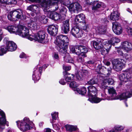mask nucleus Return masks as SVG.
<instances>
[{
  "instance_id": "nucleus-36",
  "label": "nucleus",
  "mask_w": 132,
  "mask_h": 132,
  "mask_svg": "<svg viewBox=\"0 0 132 132\" xmlns=\"http://www.w3.org/2000/svg\"><path fill=\"white\" fill-rule=\"evenodd\" d=\"M28 26L31 29H35L36 27V24L35 21H31L30 23H28Z\"/></svg>"
},
{
  "instance_id": "nucleus-34",
  "label": "nucleus",
  "mask_w": 132,
  "mask_h": 132,
  "mask_svg": "<svg viewBox=\"0 0 132 132\" xmlns=\"http://www.w3.org/2000/svg\"><path fill=\"white\" fill-rule=\"evenodd\" d=\"M52 116V120L51 121L52 123H53L54 122V120H56L57 118L58 117V113L57 112H53L51 114Z\"/></svg>"
},
{
  "instance_id": "nucleus-50",
  "label": "nucleus",
  "mask_w": 132,
  "mask_h": 132,
  "mask_svg": "<svg viewBox=\"0 0 132 132\" xmlns=\"http://www.w3.org/2000/svg\"><path fill=\"white\" fill-rule=\"evenodd\" d=\"M34 5H31L27 7V9L32 12H34V8H33Z\"/></svg>"
},
{
  "instance_id": "nucleus-4",
  "label": "nucleus",
  "mask_w": 132,
  "mask_h": 132,
  "mask_svg": "<svg viewBox=\"0 0 132 132\" xmlns=\"http://www.w3.org/2000/svg\"><path fill=\"white\" fill-rule=\"evenodd\" d=\"M88 89V95L89 97L88 100L93 103H97L100 102L102 99L97 96V90L96 88L92 85L89 86Z\"/></svg>"
},
{
  "instance_id": "nucleus-29",
  "label": "nucleus",
  "mask_w": 132,
  "mask_h": 132,
  "mask_svg": "<svg viewBox=\"0 0 132 132\" xmlns=\"http://www.w3.org/2000/svg\"><path fill=\"white\" fill-rule=\"evenodd\" d=\"M108 42L111 44L112 45L114 46L115 43H117L120 42V39L116 37H112L110 40H108Z\"/></svg>"
},
{
  "instance_id": "nucleus-1",
  "label": "nucleus",
  "mask_w": 132,
  "mask_h": 132,
  "mask_svg": "<svg viewBox=\"0 0 132 132\" xmlns=\"http://www.w3.org/2000/svg\"><path fill=\"white\" fill-rule=\"evenodd\" d=\"M69 39L66 36L63 35L57 36L54 43L57 46V49L59 53L63 55L66 53V49L69 44Z\"/></svg>"
},
{
  "instance_id": "nucleus-24",
  "label": "nucleus",
  "mask_w": 132,
  "mask_h": 132,
  "mask_svg": "<svg viewBox=\"0 0 132 132\" xmlns=\"http://www.w3.org/2000/svg\"><path fill=\"white\" fill-rule=\"evenodd\" d=\"M91 44L96 50H98L102 47V42L100 40H97V41H92L91 42Z\"/></svg>"
},
{
  "instance_id": "nucleus-30",
  "label": "nucleus",
  "mask_w": 132,
  "mask_h": 132,
  "mask_svg": "<svg viewBox=\"0 0 132 132\" xmlns=\"http://www.w3.org/2000/svg\"><path fill=\"white\" fill-rule=\"evenodd\" d=\"M125 59L120 58H118L114 59L112 62V63L113 65H114L119 64L120 63H123V62L126 61Z\"/></svg>"
},
{
  "instance_id": "nucleus-43",
  "label": "nucleus",
  "mask_w": 132,
  "mask_h": 132,
  "mask_svg": "<svg viewBox=\"0 0 132 132\" xmlns=\"http://www.w3.org/2000/svg\"><path fill=\"white\" fill-rule=\"evenodd\" d=\"M96 80H95V78H93L90 79L88 81V83L89 85H92L96 83Z\"/></svg>"
},
{
  "instance_id": "nucleus-20",
  "label": "nucleus",
  "mask_w": 132,
  "mask_h": 132,
  "mask_svg": "<svg viewBox=\"0 0 132 132\" xmlns=\"http://www.w3.org/2000/svg\"><path fill=\"white\" fill-rule=\"evenodd\" d=\"M117 51L118 53L119 56L120 57L122 58V59H125V60L126 61L128 60L129 55L127 53L124 54L121 49L118 48L117 50Z\"/></svg>"
},
{
  "instance_id": "nucleus-60",
  "label": "nucleus",
  "mask_w": 132,
  "mask_h": 132,
  "mask_svg": "<svg viewBox=\"0 0 132 132\" xmlns=\"http://www.w3.org/2000/svg\"><path fill=\"white\" fill-rule=\"evenodd\" d=\"M3 34V32L2 30L0 29V36L2 37V38H3V36H2Z\"/></svg>"
},
{
  "instance_id": "nucleus-22",
  "label": "nucleus",
  "mask_w": 132,
  "mask_h": 132,
  "mask_svg": "<svg viewBox=\"0 0 132 132\" xmlns=\"http://www.w3.org/2000/svg\"><path fill=\"white\" fill-rule=\"evenodd\" d=\"M48 16L50 18L55 21L58 20L61 18V15L56 12L51 13Z\"/></svg>"
},
{
  "instance_id": "nucleus-45",
  "label": "nucleus",
  "mask_w": 132,
  "mask_h": 132,
  "mask_svg": "<svg viewBox=\"0 0 132 132\" xmlns=\"http://www.w3.org/2000/svg\"><path fill=\"white\" fill-rule=\"evenodd\" d=\"M53 57L54 59H56L57 60H59V57L58 53L54 52L53 53Z\"/></svg>"
},
{
  "instance_id": "nucleus-17",
  "label": "nucleus",
  "mask_w": 132,
  "mask_h": 132,
  "mask_svg": "<svg viewBox=\"0 0 132 132\" xmlns=\"http://www.w3.org/2000/svg\"><path fill=\"white\" fill-rule=\"evenodd\" d=\"M83 72L82 73L81 72H79L76 73V79L78 80H83L85 77L84 75L85 76L88 75V71L86 70H84Z\"/></svg>"
},
{
  "instance_id": "nucleus-64",
  "label": "nucleus",
  "mask_w": 132,
  "mask_h": 132,
  "mask_svg": "<svg viewBox=\"0 0 132 132\" xmlns=\"http://www.w3.org/2000/svg\"><path fill=\"white\" fill-rule=\"evenodd\" d=\"M46 132H51V129L49 128H47L46 129Z\"/></svg>"
},
{
  "instance_id": "nucleus-26",
  "label": "nucleus",
  "mask_w": 132,
  "mask_h": 132,
  "mask_svg": "<svg viewBox=\"0 0 132 132\" xmlns=\"http://www.w3.org/2000/svg\"><path fill=\"white\" fill-rule=\"evenodd\" d=\"M7 29L11 33H15L17 34V32H18V25L17 27L13 26H9L7 27Z\"/></svg>"
},
{
  "instance_id": "nucleus-12",
  "label": "nucleus",
  "mask_w": 132,
  "mask_h": 132,
  "mask_svg": "<svg viewBox=\"0 0 132 132\" xmlns=\"http://www.w3.org/2000/svg\"><path fill=\"white\" fill-rule=\"evenodd\" d=\"M73 2V4L70 5L69 6V11L71 13H78L81 10V5L78 3Z\"/></svg>"
},
{
  "instance_id": "nucleus-16",
  "label": "nucleus",
  "mask_w": 132,
  "mask_h": 132,
  "mask_svg": "<svg viewBox=\"0 0 132 132\" xmlns=\"http://www.w3.org/2000/svg\"><path fill=\"white\" fill-rule=\"evenodd\" d=\"M85 16L83 14H80L76 16L75 19V23L77 24L79 23L85 24Z\"/></svg>"
},
{
  "instance_id": "nucleus-62",
  "label": "nucleus",
  "mask_w": 132,
  "mask_h": 132,
  "mask_svg": "<svg viewBox=\"0 0 132 132\" xmlns=\"http://www.w3.org/2000/svg\"><path fill=\"white\" fill-rule=\"evenodd\" d=\"M112 44L111 43H110L108 42V47L109 46V49H110L111 48V47L112 46Z\"/></svg>"
},
{
  "instance_id": "nucleus-8",
  "label": "nucleus",
  "mask_w": 132,
  "mask_h": 132,
  "mask_svg": "<svg viewBox=\"0 0 132 132\" xmlns=\"http://www.w3.org/2000/svg\"><path fill=\"white\" fill-rule=\"evenodd\" d=\"M17 34L23 37L28 38L29 36V29L26 27L21 25H18V32Z\"/></svg>"
},
{
  "instance_id": "nucleus-46",
  "label": "nucleus",
  "mask_w": 132,
  "mask_h": 132,
  "mask_svg": "<svg viewBox=\"0 0 132 132\" xmlns=\"http://www.w3.org/2000/svg\"><path fill=\"white\" fill-rule=\"evenodd\" d=\"M34 12H38L39 11V7L36 5H34L33 7Z\"/></svg>"
},
{
  "instance_id": "nucleus-32",
  "label": "nucleus",
  "mask_w": 132,
  "mask_h": 132,
  "mask_svg": "<svg viewBox=\"0 0 132 132\" xmlns=\"http://www.w3.org/2000/svg\"><path fill=\"white\" fill-rule=\"evenodd\" d=\"M102 6H103V7L105 6V5H104V4L103 3L100 2L97 3L96 6H93L92 8V10L95 11L97 9L99 8Z\"/></svg>"
},
{
  "instance_id": "nucleus-18",
  "label": "nucleus",
  "mask_w": 132,
  "mask_h": 132,
  "mask_svg": "<svg viewBox=\"0 0 132 132\" xmlns=\"http://www.w3.org/2000/svg\"><path fill=\"white\" fill-rule=\"evenodd\" d=\"M122 47L127 52L130 51L132 49V44L128 42H124L121 44Z\"/></svg>"
},
{
  "instance_id": "nucleus-48",
  "label": "nucleus",
  "mask_w": 132,
  "mask_h": 132,
  "mask_svg": "<svg viewBox=\"0 0 132 132\" xmlns=\"http://www.w3.org/2000/svg\"><path fill=\"white\" fill-rule=\"evenodd\" d=\"M63 69L65 70V71H69L71 68L70 66H67L64 65H63Z\"/></svg>"
},
{
  "instance_id": "nucleus-61",
  "label": "nucleus",
  "mask_w": 132,
  "mask_h": 132,
  "mask_svg": "<svg viewBox=\"0 0 132 132\" xmlns=\"http://www.w3.org/2000/svg\"><path fill=\"white\" fill-rule=\"evenodd\" d=\"M7 132H14V130L11 128H9Z\"/></svg>"
},
{
  "instance_id": "nucleus-28",
  "label": "nucleus",
  "mask_w": 132,
  "mask_h": 132,
  "mask_svg": "<svg viewBox=\"0 0 132 132\" xmlns=\"http://www.w3.org/2000/svg\"><path fill=\"white\" fill-rule=\"evenodd\" d=\"M87 56L85 54H80L78 55L76 59L77 62L83 63L84 61V58Z\"/></svg>"
},
{
  "instance_id": "nucleus-41",
  "label": "nucleus",
  "mask_w": 132,
  "mask_h": 132,
  "mask_svg": "<svg viewBox=\"0 0 132 132\" xmlns=\"http://www.w3.org/2000/svg\"><path fill=\"white\" fill-rule=\"evenodd\" d=\"M107 79H105L103 80L101 84V86L102 89L105 90L107 88Z\"/></svg>"
},
{
  "instance_id": "nucleus-37",
  "label": "nucleus",
  "mask_w": 132,
  "mask_h": 132,
  "mask_svg": "<svg viewBox=\"0 0 132 132\" xmlns=\"http://www.w3.org/2000/svg\"><path fill=\"white\" fill-rule=\"evenodd\" d=\"M48 20V19L44 15L41 16L39 18V20L42 23H46L47 22Z\"/></svg>"
},
{
  "instance_id": "nucleus-11",
  "label": "nucleus",
  "mask_w": 132,
  "mask_h": 132,
  "mask_svg": "<svg viewBox=\"0 0 132 132\" xmlns=\"http://www.w3.org/2000/svg\"><path fill=\"white\" fill-rule=\"evenodd\" d=\"M35 39L38 40L39 43H44L46 42L45 33L44 31H39L35 35Z\"/></svg>"
},
{
  "instance_id": "nucleus-51",
  "label": "nucleus",
  "mask_w": 132,
  "mask_h": 132,
  "mask_svg": "<svg viewBox=\"0 0 132 132\" xmlns=\"http://www.w3.org/2000/svg\"><path fill=\"white\" fill-rule=\"evenodd\" d=\"M20 57L21 58H27V57L26 55L24 53H22L20 54Z\"/></svg>"
},
{
  "instance_id": "nucleus-55",
  "label": "nucleus",
  "mask_w": 132,
  "mask_h": 132,
  "mask_svg": "<svg viewBox=\"0 0 132 132\" xmlns=\"http://www.w3.org/2000/svg\"><path fill=\"white\" fill-rule=\"evenodd\" d=\"M59 83L62 85H64L66 84L65 82L64 81V79H61L59 81Z\"/></svg>"
},
{
  "instance_id": "nucleus-42",
  "label": "nucleus",
  "mask_w": 132,
  "mask_h": 132,
  "mask_svg": "<svg viewBox=\"0 0 132 132\" xmlns=\"http://www.w3.org/2000/svg\"><path fill=\"white\" fill-rule=\"evenodd\" d=\"M124 127L122 126L119 125H116L114 127V129L118 131L122 130L124 129Z\"/></svg>"
},
{
  "instance_id": "nucleus-38",
  "label": "nucleus",
  "mask_w": 132,
  "mask_h": 132,
  "mask_svg": "<svg viewBox=\"0 0 132 132\" xmlns=\"http://www.w3.org/2000/svg\"><path fill=\"white\" fill-rule=\"evenodd\" d=\"M63 58L64 61L67 62L73 63L74 62L70 56H64Z\"/></svg>"
},
{
  "instance_id": "nucleus-3",
  "label": "nucleus",
  "mask_w": 132,
  "mask_h": 132,
  "mask_svg": "<svg viewBox=\"0 0 132 132\" xmlns=\"http://www.w3.org/2000/svg\"><path fill=\"white\" fill-rule=\"evenodd\" d=\"M108 92L110 96H111V98L108 97V100H114L119 99L120 100H122L126 99V101L125 102V103L126 107L128 105L126 102L127 100V98L131 97L132 95L130 93L128 92H125L119 95L116 96L117 93L116 92V90L112 87L108 89Z\"/></svg>"
},
{
  "instance_id": "nucleus-25",
  "label": "nucleus",
  "mask_w": 132,
  "mask_h": 132,
  "mask_svg": "<svg viewBox=\"0 0 132 132\" xmlns=\"http://www.w3.org/2000/svg\"><path fill=\"white\" fill-rule=\"evenodd\" d=\"M79 46L70 47V51L73 53H75L77 55H79L81 53Z\"/></svg>"
},
{
  "instance_id": "nucleus-63",
  "label": "nucleus",
  "mask_w": 132,
  "mask_h": 132,
  "mask_svg": "<svg viewBox=\"0 0 132 132\" xmlns=\"http://www.w3.org/2000/svg\"><path fill=\"white\" fill-rule=\"evenodd\" d=\"M109 132H119V131L114 129H113L110 130Z\"/></svg>"
},
{
  "instance_id": "nucleus-49",
  "label": "nucleus",
  "mask_w": 132,
  "mask_h": 132,
  "mask_svg": "<svg viewBox=\"0 0 132 132\" xmlns=\"http://www.w3.org/2000/svg\"><path fill=\"white\" fill-rule=\"evenodd\" d=\"M11 0H2V2H4L6 4H10Z\"/></svg>"
},
{
  "instance_id": "nucleus-31",
  "label": "nucleus",
  "mask_w": 132,
  "mask_h": 132,
  "mask_svg": "<svg viewBox=\"0 0 132 132\" xmlns=\"http://www.w3.org/2000/svg\"><path fill=\"white\" fill-rule=\"evenodd\" d=\"M76 90L77 93L83 95H85L87 92L86 88L85 87H83L81 89L79 88H77Z\"/></svg>"
},
{
  "instance_id": "nucleus-2",
  "label": "nucleus",
  "mask_w": 132,
  "mask_h": 132,
  "mask_svg": "<svg viewBox=\"0 0 132 132\" xmlns=\"http://www.w3.org/2000/svg\"><path fill=\"white\" fill-rule=\"evenodd\" d=\"M70 3L69 0H49L48 1V5L50 6L49 8H55V11L59 8L61 14L65 15L67 10L65 6H67Z\"/></svg>"
},
{
  "instance_id": "nucleus-40",
  "label": "nucleus",
  "mask_w": 132,
  "mask_h": 132,
  "mask_svg": "<svg viewBox=\"0 0 132 132\" xmlns=\"http://www.w3.org/2000/svg\"><path fill=\"white\" fill-rule=\"evenodd\" d=\"M122 65L123 63H122L118 65H114L116 70L117 72L121 71L122 69L123 66Z\"/></svg>"
},
{
  "instance_id": "nucleus-47",
  "label": "nucleus",
  "mask_w": 132,
  "mask_h": 132,
  "mask_svg": "<svg viewBox=\"0 0 132 132\" xmlns=\"http://www.w3.org/2000/svg\"><path fill=\"white\" fill-rule=\"evenodd\" d=\"M114 81L112 78H109L108 79V84L109 85H113V84Z\"/></svg>"
},
{
  "instance_id": "nucleus-53",
  "label": "nucleus",
  "mask_w": 132,
  "mask_h": 132,
  "mask_svg": "<svg viewBox=\"0 0 132 132\" xmlns=\"http://www.w3.org/2000/svg\"><path fill=\"white\" fill-rule=\"evenodd\" d=\"M10 41H9V38H5L3 40V42L4 43L6 44V45H7V44Z\"/></svg>"
},
{
  "instance_id": "nucleus-19",
  "label": "nucleus",
  "mask_w": 132,
  "mask_h": 132,
  "mask_svg": "<svg viewBox=\"0 0 132 132\" xmlns=\"http://www.w3.org/2000/svg\"><path fill=\"white\" fill-rule=\"evenodd\" d=\"M69 19H67L63 22L62 30L65 34L67 33L70 30Z\"/></svg>"
},
{
  "instance_id": "nucleus-56",
  "label": "nucleus",
  "mask_w": 132,
  "mask_h": 132,
  "mask_svg": "<svg viewBox=\"0 0 132 132\" xmlns=\"http://www.w3.org/2000/svg\"><path fill=\"white\" fill-rule=\"evenodd\" d=\"M10 4H15L17 3V1L16 0H11Z\"/></svg>"
},
{
  "instance_id": "nucleus-9",
  "label": "nucleus",
  "mask_w": 132,
  "mask_h": 132,
  "mask_svg": "<svg viewBox=\"0 0 132 132\" xmlns=\"http://www.w3.org/2000/svg\"><path fill=\"white\" fill-rule=\"evenodd\" d=\"M5 125L8 126V122L6 121L5 113L0 109V132H2L5 129Z\"/></svg>"
},
{
  "instance_id": "nucleus-27",
  "label": "nucleus",
  "mask_w": 132,
  "mask_h": 132,
  "mask_svg": "<svg viewBox=\"0 0 132 132\" xmlns=\"http://www.w3.org/2000/svg\"><path fill=\"white\" fill-rule=\"evenodd\" d=\"M65 127L67 131L70 132L75 131L77 129L76 126L71 125H67L65 126Z\"/></svg>"
},
{
  "instance_id": "nucleus-14",
  "label": "nucleus",
  "mask_w": 132,
  "mask_h": 132,
  "mask_svg": "<svg viewBox=\"0 0 132 132\" xmlns=\"http://www.w3.org/2000/svg\"><path fill=\"white\" fill-rule=\"evenodd\" d=\"M71 31L72 35L77 38L81 37L84 33L83 31L76 27H73L71 29Z\"/></svg>"
},
{
  "instance_id": "nucleus-59",
  "label": "nucleus",
  "mask_w": 132,
  "mask_h": 132,
  "mask_svg": "<svg viewBox=\"0 0 132 132\" xmlns=\"http://www.w3.org/2000/svg\"><path fill=\"white\" fill-rule=\"evenodd\" d=\"M87 63L89 64H93L94 63V62L92 60H90L87 62Z\"/></svg>"
},
{
  "instance_id": "nucleus-44",
  "label": "nucleus",
  "mask_w": 132,
  "mask_h": 132,
  "mask_svg": "<svg viewBox=\"0 0 132 132\" xmlns=\"http://www.w3.org/2000/svg\"><path fill=\"white\" fill-rule=\"evenodd\" d=\"M129 35L132 36V29L129 27H128L126 29Z\"/></svg>"
},
{
  "instance_id": "nucleus-23",
  "label": "nucleus",
  "mask_w": 132,
  "mask_h": 132,
  "mask_svg": "<svg viewBox=\"0 0 132 132\" xmlns=\"http://www.w3.org/2000/svg\"><path fill=\"white\" fill-rule=\"evenodd\" d=\"M120 15V13L117 11H113L111 14L110 16V20L115 21H117L119 19Z\"/></svg>"
},
{
  "instance_id": "nucleus-39",
  "label": "nucleus",
  "mask_w": 132,
  "mask_h": 132,
  "mask_svg": "<svg viewBox=\"0 0 132 132\" xmlns=\"http://www.w3.org/2000/svg\"><path fill=\"white\" fill-rule=\"evenodd\" d=\"M70 87L72 88L74 91H76V88L78 86V84L75 81L71 82L69 84Z\"/></svg>"
},
{
  "instance_id": "nucleus-10",
  "label": "nucleus",
  "mask_w": 132,
  "mask_h": 132,
  "mask_svg": "<svg viewBox=\"0 0 132 132\" xmlns=\"http://www.w3.org/2000/svg\"><path fill=\"white\" fill-rule=\"evenodd\" d=\"M38 66L35 67L34 69L32 75V79L35 81H37L40 79V76L42 71L43 67H39Z\"/></svg>"
},
{
  "instance_id": "nucleus-7",
  "label": "nucleus",
  "mask_w": 132,
  "mask_h": 132,
  "mask_svg": "<svg viewBox=\"0 0 132 132\" xmlns=\"http://www.w3.org/2000/svg\"><path fill=\"white\" fill-rule=\"evenodd\" d=\"M23 15L22 11L20 9L14 10L9 13L7 15L8 19L11 21H15L16 19H21Z\"/></svg>"
},
{
  "instance_id": "nucleus-58",
  "label": "nucleus",
  "mask_w": 132,
  "mask_h": 132,
  "mask_svg": "<svg viewBox=\"0 0 132 132\" xmlns=\"http://www.w3.org/2000/svg\"><path fill=\"white\" fill-rule=\"evenodd\" d=\"M84 26L82 27V29L84 30H86L87 28V26L86 25H85L84 24Z\"/></svg>"
},
{
  "instance_id": "nucleus-21",
  "label": "nucleus",
  "mask_w": 132,
  "mask_h": 132,
  "mask_svg": "<svg viewBox=\"0 0 132 132\" xmlns=\"http://www.w3.org/2000/svg\"><path fill=\"white\" fill-rule=\"evenodd\" d=\"M63 75L65 80L68 82L70 81L72 79H73L74 77L73 75L70 74L66 71L63 72Z\"/></svg>"
},
{
  "instance_id": "nucleus-5",
  "label": "nucleus",
  "mask_w": 132,
  "mask_h": 132,
  "mask_svg": "<svg viewBox=\"0 0 132 132\" xmlns=\"http://www.w3.org/2000/svg\"><path fill=\"white\" fill-rule=\"evenodd\" d=\"M16 123L18 128L23 132H24L32 128L29 125V120L28 118L26 117L24 118L23 120L16 121Z\"/></svg>"
},
{
  "instance_id": "nucleus-57",
  "label": "nucleus",
  "mask_w": 132,
  "mask_h": 132,
  "mask_svg": "<svg viewBox=\"0 0 132 132\" xmlns=\"http://www.w3.org/2000/svg\"><path fill=\"white\" fill-rule=\"evenodd\" d=\"M97 2V1H93V2H91L90 4V5H94Z\"/></svg>"
},
{
  "instance_id": "nucleus-52",
  "label": "nucleus",
  "mask_w": 132,
  "mask_h": 132,
  "mask_svg": "<svg viewBox=\"0 0 132 132\" xmlns=\"http://www.w3.org/2000/svg\"><path fill=\"white\" fill-rule=\"evenodd\" d=\"M102 68V67L101 65H99L98 66V68L99 69V71H98V70L97 71V72L99 73H101V72H102L103 69Z\"/></svg>"
},
{
  "instance_id": "nucleus-13",
  "label": "nucleus",
  "mask_w": 132,
  "mask_h": 132,
  "mask_svg": "<svg viewBox=\"0 0 132 132\" xmlns=\"http://www.w3.org/2000/svg\"><path fill=\"white\" fill-rule=\"evenodd\" d=\"M112 29L114 33L116 35H119L122 32L123 29L120 24L117 22L112 23Z\"/></svg>"
},
{
  "instance_id": "nucleus-33",
  "label": "nucleus",
  "mask_w": 132,
  "mask_h": 132,
  "mask_svg": "<svg viewBox=\"0 0 132 132\" xmlns=\"http://www.w3.org/2000/svg\"><path fill=\"white\" fill-rule=\"evenodd\" d=\"M106 31V28L104 26H102L98 28L97 30L98 32L101 34H104Z\"/></svg>"
},
{
  "instance_id": "nucleus-54",
  "label": "nucleus",
  "mask_w": 132,
  "mask_h": 132,
  "mask_svg": "<svg viewBox=\"0 0 132 132\" xmlns=\"http://www.w3.org/2000/svg\"><path fill=\"white\" fill-rule=\"evenodd\" d=\"M109 68H108V77L110 76L112 73V69L111 68L109 67Z\"/></svg>"
},
{
  "instance_id": "nucleus-15",
  "label": "nucleus",
  "mask_w": 132,
  "mask_h": 132,
  "mask_svg": "<svg viewBox=\"0 0 132 132\" xmlns=\"http://www.w3.org/2000/svg\"><path fill=\"white\" fill-rule=\"evenodd\" d=\"M59 26L57 25L49 26L47 28L48 33L52 36L57 34Z\"/></svg>"
},
{
  "instance_id": "nucleus-6",
  "label": "nucleus",
  "mask_w": 132,
  "mask_h": 132,
  "mask_svg": "<svg viewBox=\"0 0 132 132\" xmlns=\"http://www.w3.org/2000/svg\"><path fill=\"white\" fill-rule=\"evenodd\" d=\"M16 44L12 41H9L7 44L6 47L4 46L0 47V55H2L5 53L7 51H14L16 48Z\"/></svg>"
},
{
  "instance_id": "nucleus-35",
  "label": "nucleus",
  "mask_w": 132,
  "mask_h": 132,
  "mask_svg": "<svg viewBox=\"0 0 132 132\" xmlns=\"http://www.w3.org/2000/svg\"><path fill=\"white\" fill-rule=\"evenodd\" d=\"M79 48L80 51V54H85L87 53L88 49L85 46H79Z\"/></svg>"
}]
</instances>
